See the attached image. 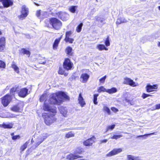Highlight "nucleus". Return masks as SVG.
Wrapping results in <instances>:
<instances>
[{
  "mask_svg": "<svg viewBox=\"0 0 160 160\" xmlns=\"http://www.w3.org/2000/svg\"><path fill=\"white\" fill-rule=\"evenodd\" d=\"M151 96H152V95L147 94H146L145 93H143L142 94V97L143 99H145L148 97Z\"/></svg>",
  "mask_w": 160,
  "mask_h": 160,
  "instance_id": "nucleus-49",
  "label": "nucleus"
},
{
  "mask_svg": "<svg viewBox=\"0 0 160 160\" xmlns=\"http://www.w3.org/2000/svg\"><path fill=\"white\" fill-rule=\"evenodd\" d=\"M111 110L114 112H116L118 111V109L115 107H112Z\"/></svg>",
  "mask_w": 160,
  "mask_h": 160,
  "instance_id": "nucleus-51",
  "label": "nucleus"
},
{
  "mask_svg": "<svg viewBox=\"0 0 160 160\" xmlns=\"http://www.w3.org/2000/svg\"><path fill=\"white\" fill-rule=\"evenodd\" d=\"M80 157L79 155H76L75 154L72 153H70L66 156L67 159L69 160H74Z\"/></svg>",
  "mask_w": 160,
  "mask_h": 160,
  "instance_id": "nucleus-19",
  "label": "nucleus"
},
{
  "mask_svg": "<svg viewBox=\"0 0 160 160\" xmlns=\"http://www.w3.org/2000/svg\"><path fill=\"white\" fill-rule=\"evenodd\" d=\"M122 135H114L113 136L111 137L110 138H111V139H117L118 138H120L121 137H122Z\"/></svg>",
  "mask_w": 160,
  "mask_h": 160,
  "instance_id": "nucleus-42",
  "label": "nucleus"
},
{
  "mask_svg": "<svg viewBox=\"0 0 160 160\" xmlns=\"http://www.w3.org/2000/svg\"><path fill=\"white\" fill-rule=\"evenodd\" d=\"M23 106L21 104L15 105L11 108V110L16 112H21L22 111Z\"/></svg>",
  "mask_w": 160,
  "mask_h": 160,
  "instance_id": "nucleus-14",
  "label": "nucleus"
},
{
  "mask_svg": "<svg viewBox=\"0 0 160 160\" xmlns=\"http://www.w3.org/2000/svg\"><path fill=\"white\" fill-rule=\"evenodd\" d=\"M77 7V6H71L69 8V10L72 13H74Z\"/></svg>",
  "mask_w": 160,
  "mask_h": 160,
  "instance_id": "nucleus-33",
  "label": "nucleus"
},
{
  "mask_svg": "<svg viewBox=\"0 0 160 160\" xmlns=\"http://www.w3.org/2000/svg\"><path fill=\"white\" fill-rule=\"evenodd\" d=\"M96 48L100 51L103 50H108V48L105 47V46L102 44H99L97 45Z\"/></svg>",
  "mask_w": 160,
  "mask_h": 160,
  "instance_id": "nucleus-26",
  "label": "nucleus"
},
{
  "mask_svg": "<svg viewBox=\"0 0 160 160\" xmlns=\"http://www.w3.org/2000/svg\"><path fill=\"white\" fill-rule=\"evenodd\" d=\"M74 133L72 132H69L66 134L65 137L67 138L73 137L74 136Z\"/></svg>",
  "mask_w": 160,
  "mask_h": 160,
  "instance_id": "nucleus-30",
  "label": "nucleus"
},
{
  "mask_svg": "<svg viewBox=\"0 0 160 160\" xmlns=\"http://www.w3.org/2000/svg\"><path fill=\"white\" fill-rule=\"evenodd\" d=\"M105 43L106 46H108L110 45V43L108 37H107L106 38V40L105 42Z\"/></svg>",
  "mask_w": 160,
  "mask_h": 160,
  "instance_id": "nucleus-47",
  "label": "nucleus"
},
{
  "mask_svg": "<svg viewBox=\"0 0 160 160\" xmlns=\"http://www.w3.org/2000/svg\"><path fill=\"white\" fill-rule=\"evenodd\" d=\"M20 138V136L19 135H16L12 137V139L14 140H16L18 138Z\"/></svg>",
  "mask_w": 160,
  "mask_h": 160,
  "instance_id": "nucleus-52",
  "label": "nucleus"
},
{
  "mask_svg": "<svg viewBox=\"0 0 160 160\" xmlns=\"http://www.w3.org/2000/svg\"><path fill=\"white\" fill-rule=\"evenodd\" d=\"M11 67L16 73H19V68L14 62H12L11 65Z\"/></svg>",
  "mask_w": 160,
  "mask_h": 160,
  "instance_id": "nucleus-27",
  "label": "nucleus"
},
{
  "mask_svg": "<svg viewBox=\"0 0 160 160\" xmlns=\"http://www.w3.org/2000/svg\"><path fill=\"white\" fill-rule=\"evenodd\" d=\"M115 125L114 124L107 126L106 132H108L109 130H112L115 128Z\"/></svg>",
  "mask_w": 160,
  "mask_h": 160,
  "instance_id": "nucleus-36",
  "label": "nucleus"
},
{
  "mask_svg": "<svg viewBox=\"0 0 160 160\" xmlns=\"http://www.w3.org/2000/svg\"><path fill=\"white\" fill-rule=\"evenodd\" d=\"M134 156L130 155H128L127 156L128 160H134Z\"/></svg>",
  "mask_w": 160,
  "mask_h": 160,
  "instance_id": "nucleus-45",
  "label": "nucleus"
},
{
  "mask_svg": "<svg viewBox=\"0 0 160 160\" xmlns=\"http://www.w3.org/2000/svg\"><path fill=\"white\" fill-rule=\"evenodd\" d=\"M128 20L124 18H118L117 20L116 23L117 24H120L122 23L126 22Z\"/></svg>",
  "mask_w": 160,
  "mask_h": 160,
  "instance_id": "nucleus-23",
  "label": "nucleus"
},
{
  "mask_svg": "<svg viewBox=\"0 0 160 160\" xmlns=\"http://www.w3.org/2000/svg\"><path fill=\"white\" fill-rule=\"evenodd\" d=\"M155 133H156V132H154L152 133H151L150 134H145L144 135H140V136H138L137 137V138L142 137L143 138V139H146L150 135H156V134Z\"/></svg>",
  "mask_w": 160,
  "mask_h": 160,
  "instance_id": "nucleus-29",
  "label": "nucleus"
},
{
  "mask_svg": "<svg viewBox=\"0 0 160 160\" xmlns=\"http://www.w3.org/2000/svg\"><path fill=\"white\" fill-rule=\"evenodd\" d=\"M65 40L66 42H69L70 43H72L74 41V39L69 38H65Z\"/></svg>",
  "mask_w": 160,
  "mask_h": 160,
  "instance_id": "nucleus-40",
  "label": "nucleus"
},
{
  "mask_svg": "<svg viewBox=\"0 0 160 160\" xmlns=\"http://www.w3.org/2000/svg\"><path fill=\"white\" fill-rule=\"evenodd\" d=\"M160 109V104H156L155 105V108L153 110L158 109Z\"/></svg>",
  "mask_w": 160,
  "mask_h": 160,
  "instance_id": "nucleus-53",
  "label": "nucleus"
},
{
  "mask_svg": "<svg viewBox=\"0 0 160 160\" xmlns=\"http://www.w3.org/2000/svg\"><path fill=\"white\" fill-rule=\"evenodd\" d=\"M72 32L71 31H69L67 32L66 33V37L65 38H69V37L72 34Z\"/></svg>",
  "mask_w": 160,
  "mask_h": 160,
  "instance_id": "nucleus-50",
  "label": "nucleus"
},
{
  "mask_svg": "<svg viewBox=\"0 0 160 160\" xmlns=\"http://www.w3.org/2000/svg\"><path fill=\"white\" fill-rule=\"evenodd\" d=\"M122 151L121 148H115L106 155L107 157H110L115 155Z\"/></svg>",
  "mask_w": 160,
  "mask_h": 160,
  "instance_id": "nucleus-8",
  "label": "nucleus"
},
{
  "mask_svg": "<svg viewBox=\"0 0 160 160\" xmlns=\"http://www.w3.org/2000/svg\"><path fill=\"white\" fill-rule=\"evenodd\" d=\"M2 2L4 7L8 8L13 4V2L12 0H0Z\"/></svg>",
  "mask_w": 160,
  "mask_h": 160,
  "instance_id": "nucleus-15",
  "label": "nucleus"
},
{
  "mask_svg": "<svg viewBox=\"0 0 160 160\" xmlns=\"http://www.w3.org/2000/svg\"><path fill=\"white\" fill-rule=\"evenodd\" d=\"M108 141V139H105L100 141V142L101 143H106Z\"/></svg>",
  "mask_w": 160,
  "mask_h": 160,
  "instance_id": "nucleus-54",
  "label": "nucleus"
},
{
  "mask_svg": "<svg viewBox=\"0 0 160 160\" xmlns=\"http://www.w3.org/2000/svg\"><path fill=\"white\" fill-rule=\"evenodd\" d=\"M28 8L25 6H23L22 8L21 14L18 16V18L21 20H23L28 16Z\"/></svg>",
  "mask_w": 160,
  "mask_h": 160,
  "instance_id": "nucleus-6",
  "label": "nucleus"
},
{
  "mask_svg": "<svg viewBox=\"0 0 160 160\" xmlns=\"http://www.w3.org/2000/svg\"><path fill=\"white\" fill-rule=\"evenodd\" d=\"M47 97V95L46 94H44L42 95L41 97L40 98V101L41 102H42L44 101V100L46 99Z\"/></svg>",
  "mask_w": 160,
  "mask_h": 160,
  "instance_id": "nucleus-44",
  "label": "nucleus"
},
{
  "mask_svg": "<svg viewBox=\"0 0 160 160\" xmlns=\"http://www.w3.org/2000/svg\"><path fill=\"white\" fill-rule=\"evenodd\" d=\"M59 17L62 21H65L68 19L69 17V14L65 13L62 12H59L58 13Z\"/></svg>",
  "mask_w": 160,
  "mask_h": 160,
  "instance_id": "nucleus-12",
  "label": "nucleus"
},
{
  "mask_svg": "<svg viewBox=\"0 0 160 160\" xmlns=\"http://www.w3.org/2000/svg\"><path fill=\"white\" fill-rule=\"evenodd\" d=\"M29 142H27L21 148V149L22 151H24L27 147Z\"/></svg>",
  "mask_w": 160,
  "mask_h": 160,
  "instance_id": "nucleus-37",
  "label": "nucleus"
},
{
  "mask_svg": "<svg viewBox=\"0 0 160 160\" xmlns=\"http://www.w3.org/2000/svg\"><path fill=\"white\" fill-rule=\"evenodd\" d=\"M48 14L47 12L38 10L37 11L36 15L37 16L40 18H42L46 17Z\"/></svg>",
  "mask_w": 160,
  "mask_h": 160,
  "instance_id": "nucleus-13",
  "label": "nucleus"
},
{
  "mask_svg": "<svg viewBox=\"0 0 160 160\" xmlns=\"http://www.w3.org/2000/svg\"><path fill=\"white\" fill-rule=\"evenodd\" d=\"M5 67L6 64L5 62L2 60H0V68H5Z\"/></svg>",
  "mask_w": 160,
  "mask_h": 160,
  "instance_id": "nucleus-43",
  "label": "nucleus"
},
{
  "mask_svg": "<svg viewBox=\"0 0 160 160\" xmlns=\"http://www.w3.org/2000/svg\"><path fill=\"white\" fill-rule=\"evenodd\" d=\"M98 94H95L93 96V102L95 104L97 105L98 104V102L97 101V97L98 96Z\"/></svg>",
  "mask_w": 160,
  "mask_h": 160,
  "instance_id": "nucleus-39",
  "label": "nucleus"
},
{
  "mask_svg": "<svg viewBox=\"0 0 160 160\" xmlns=\"http://www.w3.org/2000/svg\"><path fill=\"white\" fill-rule=\"evenodd\" d=\"M63 99L69 100V98L65 93L59 92L51 94L49 101H45L43 107V110L52 113V115H43L45 122L47 125H51L57 119L54 117L57 112L56 108L52 104L60 105L62 102Z\"/></svg>",
  "mask_w": 160,
  "mask_h": 160,
  "instance_id": "nucleus-1",
  "label": "nucleus"
},
{
  "mask_svg": "<svg viewBox=\"0 0 160 160\" xmlns=\"http://www.w3.org/2000/svg\"><path fill=\"white\" fill-rule=\"evenodd\" d=\"M20 52L21 54H25L27 55H28V57L29 56L30 54V52L28 50L24 48L21 49L20 50Z\"/></svg>",
  "mask_w": 160,
  "mask_h": 160,
  "instance_id": "nucleus-25",
  "label": "nucleus"
},
{
  "mask_svg": "<svg viewBox=\"0 0 160 160\" xmlns=\"http://www.w3.org/2000/svg\"><path fill=\"white\" fill-rule=\"evenodd\" d=\"M13 135H14V133H12L11 134V135L12 136H13Z\"/></svg>",
  "mask_w": 160,
  "mask_h": 160,
  "instance_id": "nucleus-61",
  "label": "nucleus"
},
{
  "mask_svg": "<svg viewBox=\"0 0 160 160\" xmlns=\"http://www.w3.org/2000/svg\"><path fill=\"white\" fill-rule=\"evenodd\" d=\"M126 101L128 102H129V100H128V99H126Z\"/></svg>",
  "mask_w": 160,
  "mask_h": 160,
  "instance_id": "nucleus-62",
  "label": "nucleus"
},
{
  "mask_svg": "<svg viewBox=\"0 0 160 160\" xmlns=\"http://www.w3.org/2000/svg\"><path fill=\"white\" fill-rule=\"evenodd\" d=\"M6 40L5 38L2 37L0 38V51L3 52L5 48Z\"/></svg>",
  "mask_w": 160,
  "mask_h": 160,
  "instance_id": "nucleus-10",
  "label": "nucleus"
},
{
  "mask_svg": "<svg viewBox=\"0 0 160 160\" xmlns=\"http://www.w3.org/2000/svg\"><path fill=\"white\" fill-rule=\"evenodd\" d=\"M45 22L47 27H50L52 26L54 28L57 30L60 28L62 25L61 22L55 18L47 19L45 21Z\"/></svg>",
  "mask_w": 160,
  "mask_h": 160,
  "instance_id": "nucleus-2",
  "label": "nucleus"
},
{
  "mask_svg": "<svg viewBox=\"0 0 160 160\" xmlns=\"http://www.w3.org/2000/svg\"><path fill=\"white\" fill-rule=\"evenodd\" d=\"M102 110L104 112H106L108 115L111 114V112L110 109L105 104L103 105Z\"/></svg>",
  "mask_w": 160,
  "mask_h": 160,
  "instance_id": "nucleus-24",
  "label": "nucleus"
},
{
  "mask_svg": "<svg viewBox=\"0 0 160 160\" xmlns=\"http://www.w3.org/2000/svg\"><path fill=\"white\" fill-rule=\"evenodd\" d=\"M107 89H106L103 86L100 87L98 89V91L99 92H106Z\"/></svg>",
  "mask_w": 160,
  "mask_h": 160,
  "instance_id": "nucleus-41",
  "label": "nucleus"
},
{
  "mask_svg": "<svg viewBox=\"0 0 160 160\" xmlns=\"http://www.w3.org/2000/svg\"><path fill=\"white\" fill-rule=\"evenodd\" d=\"M13 124L12 123H3L2 124H0V127L4 128H12Z\"/></svg>",
  "mask_w": 160,
  "mask_h": 160,
  "instance_id": "nucleus-20",
  "label": "nucleus"
},
{
  "mask_svg": "<svg viewBox=\"0 0 160 160\" xmlns=\"http://www.w3.org/2000/svg\"><path fill=\"white\" fill-rule=\"evenodd\" d=\"M89 77V76L87 74L82 73L80 76V81L83 83H85L87 82Z\"/></svg>",
  "mask_w": 160,
  "mask_h": 160,
  "instance_id": "nucleus-17",
  "label": "nucleus"
},
{
  "mask_svg": "<svg viewBox=\"0 0 160 160\" xmlns=\"http://www.w3.org/2000/svg\"><path fill=\"white\" fill-rule=\"evenodd\" d=\"M158 46L159 47H160V42H159L158 43Z\"/></svg>",
  "mask_w": 160,
  "mask_h": 160,
  "instance_id": "nucleus-64",
  "label": "nucleus"
},
{
  "mask_svg": "<svg viewBox=\"0 0 160 160\" xmlns=\"http://www.w3.org/2000/svg\"><path fill=\"white\" fill-rule=\"evenodd\" d=\"M123 83L132 87H136L138 85V83L135 82L130 78L128 77H125L124 78Z\"/></svg>",
  "mask_w": 160,
  "mask_h": 160,
  "instance_id": "nucleus-4",
  "label": "nucleus"
},
{
  "mask_svg": "<svg viewBox=\"0 0 160 160\" xmlns=\"http://www.w3.org/2000/svg\"><path fill=\"white\" fill-rule=\"evenodd\" d=\"M134 160H142L141 158L139 157L134 156Z\"/></svg>",
  "mask_w": 160,
  "mask_h": 160,
  "instance_id": "nucleus-56",
  "label": "nucleus"
},
{
  "mask_svg": "<svg viewBox=\"0 0 160 160\" xmlns=\"http://www.w3.org/2000/svg\"><path fill=\"white\" fill-rule=\"evenodd\" d=\"M61 38V37L56 39L55 40L53 45V48L54 50H56L57 49L58 44L60 42Z\"/></svg>",
  "mask_w": 160,
  "mask_h": 160,
  "instance_id": "nucleus-22",
  "label": "nucleus"
},
{
  "mask_svg": "<svg viewBox=\"0 0 160 160\" xmlns=\"http://www.w3.org/2000/svg\"><path fill=\"white\" fill-rule=\"evenodd\" d=\"M158 88L157 84L151 85L150 84H148L146 87V91L148 92H150L153 91H156L155 89H157Z\"/></svg>",
  "mask_w": 160,
  "mask_h": 160,
  "instance_id": "nucleus-9",
  "label": "nucleus"
},
{
  "mask_svg": "<svg viewBox=\"0 0 160 160\" xmlns=\"http://www.w3.org/2000/svg\"><path fill=\"white\" fill-rule=\"evenodd\" d=\"M106 78V76H105L102 78H101L99 79V82L100 83H103L105 81V80Z\"/></svg>",
  "mask_w": 160,
  "mask_h": 160,
  "instance_id": "nucleus-46",
  "label": "nucleus"
},
{
  "mask_svg": "<svg viewBox=\"0 0 160 160\" xmlns=\"http://www.w3.org/2000/svg\"><path fill=\"white\" fill-rule=\"evenodd\" d=\"M2 103L4 107L7 106L12 100L11 96L8 95H6L1 98Z\"/></svg>",
  "mask_w": 160,
  "mask_h": 160,
  "instance_id": "nucleus-7",
  "label": "nucleus"
},
{
  "mask_svg": "<svg viewBox=\"0 0 160 160\" xmlns=\"http://www.w3.org/2000/svg\"><path fill=\"white\" fill-rule=\"evenodd\" d=\"M18 87H14L12 88L10 90L11 94H12V95L13 93L16 92L18 91Z\"/></svg>",
  "mask_w": 160,
  "mask_h": 160,
  "instance_id": "nucleus-38",
  "label": "nucleus"
},
{
  "mask_svg": "<svg viewBox=\"0 0 160 160\" xmlns=\"http://www.w3.org/2000/svg\"><path fill=\"white\" fill-rule=\"evenodd\" d=\"M95 19L98 21H100V22L101 23L103 22L104 20V19L103 18H101L98 17H95Z\"/></svg>",
  "mask_w": 160,
  "mask_h": 160,
  "instance_id": "nucleus-48",
  "label": "nucleus"
},
{
  "mask_svg": "<svg viewBox=\"0 0 160 160\" xmlns=\"http://www.w3.org/2000/svg\"><path fill=\"white\" fill-rule=\"evenodd\" d=\"M158 9L160 10V6L158 7Z\"/></svg>",
  "mask_w": 160,
  "mask_h": 160,
  "instance_id": "nucleus-63",
  "label": "nucleus"
},
{
  "mask_svg": "<svg viewBox=\"0 0 160 160\" xmlns=\"http://www.w3.org/2000/svg\"><path fill=\"white\" fill-rule=\"evenodd\" d=\"M83 129L84 128H79L78 129L81 130V129Z\"/></svg>",
  "mask_w": 160,
  "mask_h": 160,
  "instance_id": "nucleus-60",
  "label": "nucleus"
},
{
  "mask_svg": "<svg viewBox=\"0 0 160 160\" xmlns=\"http://www.w3.org/2000/svg\"><path fill=\"white\" fill-rule=\"evenodd\" d=\"M82 149L81 148H77L75 151H74V154H75L76 155L77 154H80L82 153Z\"/></svg>",
  "mask_w": 160,
  "mask_h": 160,
  "instance_id": "nucleus-35",
  "label": "nucleus"
},
{
  "mask_svg": "<svg viewBox=\"0 0 160 160\" xmlns=\"http://www.w3.org/2000/svg\"><path fill=\"white\" fill-rule=\"evenodd\" d=\"M48 135L47 133H43L40 135L36 139V143L35 146H38L42 142L46 139L48 137Z\"/></svg>",
  "mask_w": 160,
  "mask_h": 160,
  "instance_id": "nucleus-3",
  "label": "nucleus"
},
{
  "mask_svg": "<svg viewBox=\"0 0 160 160\" xmlns=\"http://www.w3.org/2000/svg\"><path fill=\"white\" fill-rule=\"evenodd\" d=\"M73 66V63L71 62L70 60L68 58L65 59L63 63V67L64 69L67 70H70Z\"/></svg>",
  "mask_w": 160,
  "mask_h": 160,
  "instance_id": "nucleus-5",
  "label": "nucleus"
},
{
  "mask_svg": "<svg viewBox=\"0 0 160 160\" xmlns=\"http://www.w3.org/2000/svg\"><path fill=\"white\" fill-rule=\"evenodd\" d=\"M58 73L61 75H64L65 76H67L68 73L64 72V71L63 68H59Z\"/></svg>",
  "mask_w": 160,
  "mask_h": 160,
  "instance_id": "nucleus-32",
  "label": "nucleus"
},
{
  "mask_svg": "<svg viewBox=\"0 0 160 160\" xmlns=\"http://www.w3.org/2000/svg\"><path fill=\"white\" fill-rule=\"evenodd\" d=\"M78 103L82 107H83L86 104L84 99L82 96L81 93L79 94L78 97Z\"/></svg>",
  "mask_w": 160,
  "mask_h": 160,
  "instance_id": "nucleus-18",
  "label": "nucleus"
},
{
  "mask_svg": "<svg viewBox=\"0 0 160 160\" xmlns=\"http://www.w3.org/2000/svg\"><path fill=\"white\" fill-rule=\"evenodd\" d=\"M117 90L115 88H112L110 89H108L106 92L108 93L109 94H111L117 92Z\"/></svg>",
  "mask_w": 160,
  "mask_h": 160,
  "instance_id": "nucleus-28",
  "label": "nucleus"
},
{
  "mask_svg": "<svg viewBox=\"0 0 160 160\" xmlns=\"http://www.w3.org/2000/svg\"><path fill=\"white\" fill-rule=\"evenodd\" d=\"M139 0L141 2H144L146 1L147 0Z\"/></svg>",
  "mask_w": 160,
  "mask_h": 160,
  "instance_id": "nucleus-58",
  "label": "nucleus"
},
{
  "mask_svg": "<svg viewBox=\"0 0 160 160\" xmlns=\"http://www.w3.org/2000/svg\"><path fill=\"white\" fill-rule=\"evenodd\" d=\"M67 54L69 55H72V48L71 47H68L66 49Z\"/></svg>",
  "mask_w": 160,
  "mask_h": 160,
  "instance_id": "nucleus-31",
  "label": "nucleus"
},
{
  "mask_svg": "<svg viewBox=\"0 0 160 160\" xmlns=\"http://www.w3.org/2000/svg\"><path fill=\"white\" fill-rule=\"evenodd\" d=\"M26 37L28 38H30V35H29V34H27V35H26Z\"/></svg>",
  "mask_w": 160,
  "mask_h": 160,
  "instance_id": "nucleus-57",
  "label": "nucleus"
},
{
  "mask_svg": "<svg viewBox=\"0 0 160 160\" xmlns=\"http://www.w3.org/2000/svg\"><path fill=\"white\" fill-rule=\"evenodd\" d=\"M96 138L94 136H93L91 138L88 139L83 142V144L86 146H91L94 142Z\"/></svg>",
  "mask_w": 160,
  "mask_h": 160,
  "instance_id": "nucleus-11",
  "label": "nucleus"
},
{
  "mask_svg": "<svg viewBox=\"0 0 160 160\" xmlns=\"http://www.w3.org/2000/svg\"><path fill=\"white\" fill-rule=\"evenodd\" d=\"M43 61H41L39 62V63L40 64H45V63L46 62V60L44 58H43Z\"/></svg>",
  "mask_w": 160,
  "mask_h": 160,
  "instance_id": "nucleus-55",
  "label": "nucleus"
},
{
  "mask_svg": "<svg viewBox=\"0 0 160 160\" xmlns=\"http://www.w3.org/2000/svg\"><path fill=\"white\" fill-rule=\"evenodd\" d=\"M69 130L68 129H64L63 130L64 131H68Z\"/></svg>",
  "mask_w": 160,
  "mask_h": 160,
  "instance_id": "nucleus-59",
  "label": "nucleus"
},
{
  "mask_svg": "<svg viewBox=\"0 0 160 160\" xmlns=\"http://www.w3.org/2000/svg\"><path fill=\"white\" fill-rule=\"evenodd\" d=\"M60 113L64 117L67 116V109L66 107H60L59 108Z\"/></svg>",
  "mask_w": 160,
  "mask_h": 160,
  "instance_id": "nucleus-21",
  "label": "nucleus"
},
{
  "mask_svg": "<svg viewBox=\"0 0 160 160\" xmlns=\"http://www.w3.org/2000/svg\"><path fill=\"white\" fill-rule=\"evenodd\" d=\"M82 23H80L76 28V31L78 32H80L82 30Z\"/></svg>",
  "mask_w": 160,
  "mask_h": 160,
  "instance_id": "nucleus-34",
  "label": "nucleus"
},
{
  "mask_svg": "<svg viewBox=\"0 0 160 160\" xmlns=\"http://www.w3.org/2000/svg\"><path fill=\"white\" fill-rule=\"evenodd\" d=\"M28 89L25 88L21 89L18 92L19 96L21 97H25L28 94Z\"/></svg>",
  "mask_w": 160,
  "mask_h": 160,
  "instance_id": "nucleus-16",
  "label": "nucleus"
}]
</instances>
